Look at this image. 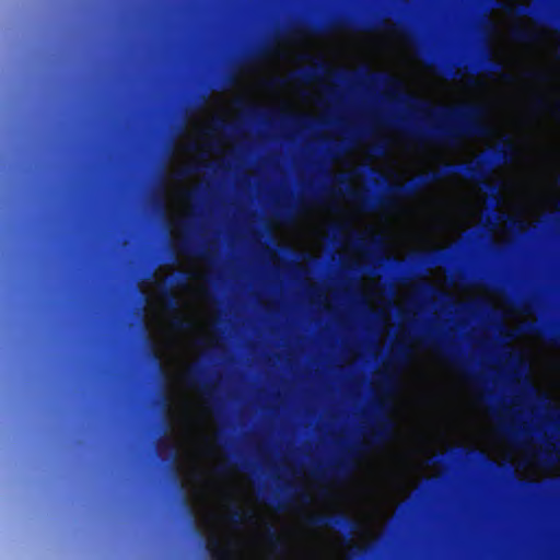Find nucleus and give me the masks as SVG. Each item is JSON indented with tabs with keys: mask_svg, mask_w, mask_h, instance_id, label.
Masks as SVG:
<instances>
[{
	"mask_svg": "<svg viewBox=\"0 0 560 560\" xmlns=\"http://www.w3.org/2000/svg\"><path fill=\"white\" fill-rule=\"evenodd\" d=\"M558 453L559 450L556 446L547 447L542 453L544 460L550 462L553 458V455H557Z\"/></svg>",
	"mask_w": 560,
	"mask_h": 560,
	"instance_id": "nucleus-28",
	"label": "nucleus"
},
{
	"mask_svg": "<svg viewBox=\"0 0 560 560\" xmlns=\"http://www.w3.org/2000/svg\"><path fill=\"white\" fill-rule=\"evenodd\" d=\"M226 129L236 130L237 127L235 125L228 124L222 118H217L214 120L213 126H212L211 130L209 131V133L222 132V131H225Z\"/></svg>",
	"mask_w": 560,
	"mask_h": 560,
	"instance_id": "nucleus-20",
	"label": "nucleus"
},
{
	"mask_svg": "<svg viewBox=\"0 0 560 560\" xmlns=\"http://www.w3.org/2000/svg\"><path fill=\"white\" fill-rule=\"evenodd\" d=\"M533 106L536 108V109H545L547 107V102L546 100L542 97V96H536L534 100H533Z\"/></svg>",
	"mask_w": 560,
	"mask_h": 560,
	"instance_id": "nucleus-31",
	"label": "nucleus"
},
{
	"mask_svg": "<svg viewBox=\"0 0 560 560\" xmlns=\"http://www.w3.org/2000/svg\"><path fill=\"white\" fill-rule=\"evenodd\" d=\"M525 331L529 335H538L540 332V325L537 323H528L525 326Z\"/></svg>",
	"mask_w": 560,
	"mask_h": 560,
	"instance_id": "nucleus-30",
	"label": "nucleus"
},
{
	"mask_svg": "<svg viewBox=\"0 0 560 560\" xmlns=\"http://www.w3.org/2000/svg\"><path fill=\"white\" fill-rule=\"evenodd\" d=\"M243 468H244V469H248V465H247V463H243Z\"/></svg>",
	"mask_w": 560,
	"mask_h": 560,
	"instance_id": "nucleus-44",
	"label": "nucleus"
},
{
	"mask_svg": "<svg viewBox=\"0 0 560 560\" xmlns=\"http://www.w3.org/2000/svg\"><path fill=\"white\" fill-rule=\"evenodd\" d=\"M549 341L552 345L560 347V328L559 327H553L549 330Z\"/></svg>",
	"mask_w": 560,
	"mask_h": 560,
	"instance_id": "nucleus-25",
	"label": "nucleus"
},
{
	"mask_svg": "<svg viewBox=\"0 0 560 560\" xmlns=\"http://www.w3.org/2000/svg\"><path fill=\"white\" fill-rule=\"evenodd\" d=\"M290 488L293 489L294 494H296L299 498H301V500L303 502H308V495H307V493L301 487L291 486Z\"/></svg>",
	"mask_w": 560,
	"mask_h": 560,
	"instance_id": "nucleus-32",
	"label": "nucleus"
},
{
	"mask_svg": "<svg viewBox=\"0 0 560 560\" xmlns=\"http://www.w3.org/2000/svg\"><path fill=\"white\" fill-rule=\"evenodd\" d=\"M273 48H275L273 42H267V43L262 44L260 47H258L256 50L248 54L245 57L244 62L245 63L257 62V61L264 59L265 57L269 56L273 51Z\"/></svg>",
	"mask_w": 560,
	"mask_h": 560,
	"instance_id": "nucleus-16",
	"label": "nucleus"
},
{
	"mask_svg": "<svg viewBox=\"0 0 560 560\" xmlns=\"http://www.w3.org/2000/svg\"><path fill=\"white\" fill-rule=\"evenodd\" d=\"M233 464L232 463H224V464H221L219 465L218 467H215L214 469V472L215 475L218 476H226L231 469L233 468Z\"/></svg>",
	"mask_w": 560,
	"mask_h": 560,
	"instance_id": "nucleus-27",
	"label": "nucleus"
},
{
	"mask_svg": "<svg viewBox=\"0 0 560 560\" xmlns=\"http://www.w3.org/2000/svg\"><path fill=\"white\" fill-rule=\"evenodd\" d=\"M340 264L342 266H347V265L350 264V259L348 257H346V256H340Z\"/></svg>",
	"mask_w": 560,
	"mask_h": 560,
	"instance_id": "nucleus-39",
	"label": "nucleus"
},
{
	"mask_svg": "<svg viewBox=\"0 0 560 560\" xmlns=\"http://www.w3.org/2000/svg\"><path fill=\"white\" fill-rule=\"evenodd\" d=\"M388 405L375 401L373 405L372 422L362 431L363 440L347 447L327 467H315L312 470L318 479L343 481L355 469V459L372 448L381 447L393 440L395 422L387 415Z\"/></svg>",
	"mask_w": 560,
	"mask_h": 560,
	"instance_id": "nucleus-3",
	"label": "nucleus"
},
{
	"mask_svg": "<svg viewBox=\"0 0 560 560\" xmlns=\"http://www.w3.org/2000/svg\"><path fill=\"white\" fill-rule=\"evenodd\" d=\"M338 73L349 82L382 88L392 94L401 95L407 107L412 113L421 115L425 124L407 127L406 120L400 119L398 126L420 141L455 145L462 139L482 137L488 132L486 119L489 108L483 103L435 106L429 101L402 93L401 81L389 72L371 71L365 68L354 72L340 70Z\"/></svg>",
	"mask_w": 560,
	"mask_h": 560,
	"instance_id": "nucleus-2",
	"label": "nucleus"
},
{
	"mask_svg": "<svg viewBox=\"0 0 560 560\" xmlns=\"http://www.w3.org/2000/svg\"><path fill=\"white\" fill-rule=\"evenodd\" d=\"M284 84V80L282 78L276 77L270 81V85L272 86H279Z\"/></svg>",
	"mask_w": 560,
	"mask_h": 560,
	"instance_id": "nucleus-34",
	"label": "nucleus"
},
{
	"mask_svg": "<svg viewBox=\"0 0 560 560\" xmlns=\"http://www.w3.org/2000/svg\"><path fill=\"white\" fill-rule=\"evenodd\" d=\"M155 203H156V207L160 209V210H163L164 209V202L162 200L161 197H158L156 200H155Z\"/></svg>",
	"mask_w": 560,
	"mask_h": 560,
	"instance_id": "nucleus-38",
	"label": "nucleus"
},
{
	"mask_svg": "<svg viewBox=\"0 0 560 560\" xmlns=\"http://www.w3.org/2000/svg\"><path fill=\"white\" fill-rule=\"evenodd\" d=\"M471 70L489 78L498 74L506 83L515 81L514 75L505 70L504 63L495 60L488 49L481 50Z\"/></svg>",
	"mask_w": 560,
	"mask_h": 560,
	"instance_id": "nucleus-10",
	"label": "nucleus"
},
{
	"mask_svg": "<svg viewBox=\"0 0 560 560\" xmlns=\"http://www.w3.org/2000/svg\"><path fill=\"white\" fill-rule=\"evenodd\" d=\"M378 27L386 31H393L397 34H407V28L400 23L389 24L385 21H380L378 23L366 22L361 25H355L347 20L337 19L329 23H315L312 25L295 24L288 27L282 33H277L276 38L295 39L303 35H323L337 30L375 31Z\"/></svg>",
	"mask_w": 560,
	"mask_h": 560,
	"instance_id": "nucleus-4",
	"label": "nucleus"
},
{
	"mask_svg": "<svg viewBox=\"0 0 560 560\" xmlns=\"http://www.w3.org/2000/svg\"><path fill=\"white\" fill-rule=\"evenodd\" d=\"M276 500L278 501V509L283 510L284 509V504H282V501L279 500L278 497L276 498Z\"/></svg>",
	"mask_w": 560,
	"mask_h": 560,
	"instance_id": "nucleus-43",
	"label": "nucleus"
},
{
	"mask_svg": "<svg viewBox=\"0 0 560 560\" xmlns=\"http://www.w3.org/2000/svg\"><path fill=\"white\" fill-rule=\"evenodd\" d=\"M164 446L165 448L167 450V453H168V459L171 462H174L176 456H177V451H176V447L174 444L170 443V442H165L164 443Z\"/></svg>",
	"mask_w": 560,
	"mask_h": 560,
	"instance_id": "nucleus-29",
	"label": "nucleus"
},
{
	"mask_svg": "<svg viewBox=\"0 0 560 560\" xmlns=\"http://www.w3.org/2000/svg\"><path fill=\"white\" fill-rule=\"evenodd\" d=\"M205 370L200 365H194L185 374L188 386L198 388L206 400L213 407H218L221 399L218 395V386L214 382L203 380Z\"/></svg>",
	"mask_w": 560,
	"mask_h": 560,
	"instance_id": "nucleus-9",
	"label": "nucleus"
},
{
	"mask_svg": "<svg viewBox=\"0 0 560 560\" xmlns=\"http://www.w3.org/2000/svg\"><path fill=\"white\" fill-rule=\"evenodd\" d=\"M501 428H502L503 432H506V433H512L513 432V428L510 427V425L502 424Z\"/></svg>",
	"mask_w": 560,
	"mask_h": 560,
	"instance_id": "nucleus-40",
	"label": "nucleus"
},
{
	"mask_svg": "<svg viewBox=\"0 0 560 560\" xmlns=\"http://www.w3.org/2000/svg\"><path fill=\"white\" fill-rule=\"evenodd\" d=\"M381 382L384 386L385 389L389 390L393 388V386L395 385L396 383V377L390 375V374H387V373H384L382 374L381 376Z\"/></svg>",
	"mask_w": 560,
	"mask_h": 560,
	"instance_id": "nucleus-24",
	"label": "nucleus"
},
{
	"mask_svg": "<svg viewBox=\"0 0 560 560\" xmlns=\"http://www.w3.org/2000/svg\"><path fill=\"white\" fill-rule=\"evenodd\" d=\"M524 78L538 82L546 83L550 80V77L546 70L542 69H530L523 73Z\"/></svg>",
	"mask_w": 560,
	"mask_h": 560,
	"instance_id": "nucleus-19",
	"label": "nucleus"
},
{
	"mask_svg": "<svg viewBox=\"0 0 560 560\" xmlns=\"http://www.w3.org/2000/svg\"><path fill=\"white\" fill-rule=\"evenodd\" d=\"M150 354H151V357H152V360H153L155 363H159V361H160L159 354L156 353V351H155L153 348L151 349Z\"/></svg>",
	"mask_w": 560,
	"mask_h": 560,
	"instance_id": "nucleus-36",
	"label": "nucleus"
},
{
	"mask_svg": "<svg viewBox=\"0 0 560 560\" xmlns=\"http://www.w3.org/2000/svg\"><path fill=\"white\" fill-rule=\"evenodd\" d=\"M369 549L368 548H357V553L360 556V557H364L366 553H368Z\"/></svg>",
	"mask_w": 560,
	"mask_h": 560,
	"instance_id": "nucleus-37",
	"label": "nucleus"
},
{
	"mask_svg": "<svg viewBox=\"0 0 560 560\" xmlns=\"http://www.w3.org/2000/svg\"><path fill=\"white\" fill-rule=\"evenodd\" d=\"M201 171L199 165H188L180 171H178L177 176L179 178H185L191 175H195Z\"/></svg>",
	"mask_w": 560,
	"mask_h": 560,
	"instance_id": "nucleus-22",
	"label": "nucleus"
},
{
	"mask_svg": "<svg viewBox=\"0 0 560 560\" xmlns=\"http://www.w3.org/2000/svg\"><path fill=\"white\" fill-rule=\"evenodd\" d=\"M266 539L275 551L281 552L284 550V541L271 524H268L266 527Z\"/></svg>",
	"mask_w": 560,
	"mask_h": 560,
	"instance_id": "nucleus-17",
	"label": "nucleus"
},
{
	"mask_svg": "<svg viewBox=\"0 0 560 560\" xmlns=\"http://www.w3.org/2000/svg\"><path fill=\"white\" fill-rule=\"evenodd\" d=\"M264 258L266 262L275 270L288 269L295 266L299 258L313 261L314 257L308 253L296 250L288 244L275 243L271 247L264 249Z\"/></svg>",
	"mask_w": 560,
	"mask_h": 560,
	"instance_id": "nucleus-6",
	"label": "nucleus"
},
{
	"mask_svg": "<svg viewBox=\"0 0 560 560\" xmlns=\"http://www.w3.org/2000/svg\"><path fill=\"white\" fill-rule=\"evenodd\" d=\"M470 84H476V81L475 80H470Z\"/></svg>",
	"mask_w": 560,
	"mask_h": 560,
	"instance_id": "nucleus-46",
	"label": "nucleus"
},
{
	"mask_svg": "<svg viewBox=\"0 0 560 560\" xmlns=\"http://www.w3.org/2000/svg\"><path fill=\"white\" fill-rule=\"evenodd\" d=\"M330 72H331V70L329 69V71L326 74H328ZM336 73H337L336 71H332V74H336Z\"/></svg>",
	"mask_w": 560,
	"mask_h": 560,
	"instance_id": "nucleus-45",
	"label": "nucleus"
},
{
	"mask_svg": "<svg viewBox=\"0 0 560 560\" xmlns=\"http://www.w3.org/2000/svg\"><path fill=\"white\" fill-rule=\"evenodd\" d=\"M537 10L529 5H518L516 8L515 14L521 16H529V15H536Z\"/></svg>",
	"mask_w": 560,
	"mask_h": 560,
	"instance_id": "nucleus-23",
	"label": "nucleus"
},
{
	"mask_svg": "<svg viewBox=\"0 0 560 560\" xmlns=\"http://www.w3.org/2000/svg\"><path fill=\"white\" fill-rule=\"evenodd\" d=\"M206 549L213 559L230 560L232 558V550L230 546L223 547L217 536H211L207 539Z\"/></svg>",
	"mask_w": 560,
	"mask_h": 560,
	"instance_id": "nucleus-13",
	"label": "nucleus"
},
{
	"mask_svg": "<svg viewBox=\"0 0 560 560\" xmlns=\"http://www.w3.org/2000/svg\"><path fill=\"white\" fill-rule=\"evenodd\" d=\"M462 70L467 71V70H468V67H467V66H464L463 68H459V67H458V68H456L453 72H451V75H452L453 78H458V77H460V75H462Z\"/></svg>",
	"mask_w": 560,
	"mask_h": 560,
	"instance_id": "nucleus-33",
	"label": "nucleus"
},
{
	"mask_svg": "<svg viewBox=\"0 0 560 560\" xmlns=\"http://www.w3.org/2000/svg\"><path fill=\"white\" fill-rule=\"evenodd\" d=\"M171 326L176 330H186L190 327V323L186 318L175 315L171 319Z\"/></svg>",
	"mask_w": 560,
	"mask_h": 560,
	"instance_id": "nucleus-21",
	"label": "nucleus"
},
{
	"mask_svg": "<svg viewBox=\"0 0 560 560\" xmlns=\"http://www.w3.org/2000/svg\"><path fill=\"white\" fill-rule=\"evenodd\" d=\"M328 71L329 65L327 62L315 59L313 66L291 72L288 79L299 83H310L324 77Z\"/></svg>",
	"mask_w": 560,
	"mask_h": 560,
	"instance_id": "nucleus-11",
	"label": "nucleus"
},
{
	"mask_svg": "<svg viewBox=\"0 0 560 560\" xmlns=\"http://www.w3.org/2000/svg\"><path fill=\"white\" fill-rule=\"evenodd\" d=\"M445 355L450 362L454 364L458 370H460L468 378L476 382L478 381L477 374L471 371L470 366H468L460 352L447 350Z\"/></svg>",
	"mask_w": 560,
	"mask_h": 560,
	"instance_id": "nucleus-15",
	"label": "nucleus"
},
{
	"mask_svg": "<svg viewBox=\"0 0 560 560\" xmlns=\"http://www.w3.org/2000/svg\"><path fill=\"white\" fill-rule=\"evenodd\" d=\"M183 503L184 505L187 508L189 514L191 515L192 514V509L191 506L188 504L187 500L186 499H183Z\"/></svg>",
	"mask_w": 560,
	"mask_h": 560,
	"instance_id": "nucleus-41",
	"label": "nucleus"
},
{
	"mask_svg": "<svg viewBox=\"0 0 560 560\" xmlns=\"http://www.w3.org/2000/svg\"><path fill=\"white\" fill-rule=\"evenodd\" d=\"M511 38L517 43H536L539 40V33L532 28L522 26L513 27L510 32Z\"/></svg>",
	"mask_w": 560,
	"mask_h": 560,
	"instance_id": "nucleus-14",
	"label": "nucleus"
},
{
	"mask_svg": "<svg viewBox=\"0 0 560 560\" xmlns=\"http://www.w3.org/2000/svg\"><path fill=\"white\" fill-rule=\"evenodd\" d=\"M410 354V349L405 343H397L389 357V361L393 364H404L407 362V359Z\"/></svg>",
	"mask_w": 560,
	"mask_h": 560,
	"instance_id": "nucleus-18",
	"label": "nucleus"
},
{
	"mask_svg": "<svg viewBox=\"0 0 560 560\" xmlns=\"http://www.w3.org/2000/svg\"><path fill=\"white\" fill-rule=\"evenodd\" d=\"M240 104L244 106L246 116L253 120L264 121L266 124H271L275 121H287L299 127H304L307 122L311 121V118L307 116L292 115L276 108H264L257 105H246L242 101H240Z\"/></svg>",
	"mask_w": 560,
	"mask_h": 560,
	"instance_id": "nucleus-7",
	"label": "nucleus"
},
{
	"mask_svg": "<svg viewBox=\"0 0 560 560\" xmlns=\"http://www.w3.org/2000/svg\"><path fill=\"white\" fill-rule=\"evenodd\" d=\"M514 154L510 142L492 149L489 158H478L472 162L446 163L441 168L422 173L405 183H389L387 176L380 170L366 166L365 170L380 192L369 188L354 189L350 185V176L347 173H330L325 171L328 185L320 192L303 194L296 202H277L275 213L282 222L292 221L302 210L314 203H323L329 196H346L359 210L365 213L376 211H389L395 209L402 200L411 199L424 188L445 177L463 176L480 184L491 197L494 203L502 200L499 187L485 182L490 167L494 164L508 163Z\"/></svg>",
	"mask_w": 560,
	"mask_h": 560,
	"instance_id": "nucleus-1",
	"label": "nucleus"
},
{
	"mask_svg": "<svg viewBox=\"0 0 560 560\" xmlns=\"http://www.w3.org/2000/svg\"><path fill=\"white\" fill-rule=\"evenodd\" d=\"M304 523L314 528H338L346 533L353 532L359 528V522L343 512L335 515H311L304 520Z\"/></svg>",
	"mask_w": 560,
	"mask_h": 560,
	"instance_id": "nucleus-8",
	"label": "nucleus"
},
{
	"mask_svg": "<svg viewBox=\"0 0 560 560\" xmlns=\"http://www.w3.org/2000/svg\"><path fill=\"white\" fill-rule=\"evenodd\" d=\"M199 196H200V191H199V189H192V190H189V191L187 192V197H188L189 199H196V198H198Z\"/></svg>",
	"mask_w": 560,
	"mask_h": 560,
	"instance_id": "nucleus-35",
	"label": "nucleus"
},
{
	"mask_svg": "<svg viewBox=\"0 0 560 560\" xmlns=\"http://www.w3.org/2000/svg\"><path fill=\"white\" fill-rule=\"evenodd\" d=\"M229 511V521L236 527L243 523H254L257 518L254 511L242 510L234 501L230 503Z\"/></svg>",
	"mask_w": 560,
	"mask_h": 560,
	"instance_id": "nucleus-12",
	"label": "nucleus"
},
{
	"mask_svg": "<svg viewBox=\"0 0 560 560\" xmlns=\"http://www.w3.org/2000/svg\"><path fill=\"white\" fill-rule=\"evenodd\" d=\"M177 226L182 236L171 243L173 253L200 258H210L215 254L217 244L212 238L205 236L198 242L194 237L195 224L190 218L178 220Z\"/></svg>",
	"mask_w": 560,
	"mask_h": 560,
	"instance_id": "nucleus-5",
	"label": "nucleus"
},
{
	"mask_svg": "<svg viewBox=\"0 0 560 560\" xmlns=\"http://www.w3.org/2000/svg\"><path fill=\"white\" fill-rule=\"evenodd\" d=\"M327 144H328L329 152L334 156H337L340 152L343 151V145L341 143H339V142H335V141L328 140Z\"/></svg>",
	"mask_w": 560,
	"mask_h": 560,
	"instance_id": "nucleus-26",
	"label": "nucleus"
},
{
	"mask_svg": "<svg viewBox=\"0 0 560 560\" xmlns=\"http://www.w3.org/2000/svg\"><path fill=\"white\" fill-rule=\"evenodd\" d=\"M553 223L560 228V217H552Z\"/></svg>",
	"mask_w": 560,
	"mask_h": 560,
	"instance_id": "nucleus-42",
	"label": "nucleus"
}]
</instances>
